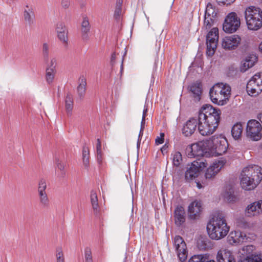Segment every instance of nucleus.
Returning a JSON list of instances; mask_svg holds the SVG:
<instances>
[{"label": "nucleus", "mask_w": 262, "mask_h": 262, "mask_svg": "<svg viewBox=\"0 0 262 262\" xmlns=\"http://www.w3.org/2000/svg\"><path fill=\"white\" fill-rule=\"evenodd\" d=\"M221 111L210 104L203 105L196 117L198 121V132L203 136L213 134L219 126Z\"/></svg>", "instance_id": "f257e3e1"}, {"label": "nucleus", "mask_w": 262, "mask_h": 262, "mask_svg": "<svg viewBox=\"0 0 262 262\" xmlns=\"http://www.w3.org/2000/svg\"><path fill=\"white\" fill-rule=\"evenodd\" d=\"M239 179L242 189L247 191L252 190L262 180V168L257 165H248L242 169Z\"/></svg>", "instance_id": "f03ea898"}, {"label": "nucleus", "mask_w": 262, "mask_h": 262, "mask_svg": "<svg viewBox=\"0 0 262 262\" xmlns=\"http://www.w3.org/2000/svg\"><path fill=\"white\" fill-rule=\"evenodd\" d=\"M207 229L211 239L219 240L224 238L230 230L225 214L222 212L216 213L208 223Z\"/></svg>", "instance_id": "7ed1b4c3"}, {"label": "nucleus", "mask_w": 262, "mask_h": 262, "mask_svg": "<svg viewBox=\"0 0 262 262\" xmlns=\"http://www.w3.org/2000/svg\"><path fill=\"white\" fill-rule=\"evenodd\" d=\"M231 89L226 83L215 84L209 91V96L211 101L218 105H224L227 103L231 95Z\"/></svg>", "instance_id": "20e7f679"}, {"label": "nucleus", "mask_w": 262, "mask_h": 262, "mask_svg": "<svg viewBox=\"0 0 262 262\" xmlns=\"http://www.w3.org/2000/svg\"><path fill=\"white\" fill-rule=\"evenodd\" d=\"M244 14L249 30L256 31L262 27V12L258 8L248 7L246 9Z\"/></svg>", "instance_id": "39448f33"}, {"label": "nucleus", "mask_w": 262, "mask_h": 262, "mask_svg": "<svg viewBox=\"0 0 262 262\" xmlns=\"http://www.w3.org/2000/svg\"><path fill=\"white\" fill-rule=\"evenodd\" d=\"M212 144V140L209 139L191 144L186 147V154L190 158L204 155L211 156L210 148Z\"/></svg>", "instance_id": "423d86ee"}, {"label": "nucleus", "mask_w": 262, "mask_h": 262, "mask_svg": "<svg viewBox=\"0 0 262 262\" xmlns=\"http://www.w3.org/2000/svg\"><path fill=\"white\" fill-rule=\"evenodd\" d=\"M246 91L248 94L255 97L262 92V73H257L248 81Z\"/></svg>", "instance_id": "0eeeda50"}, {"label": "nucleus", "mask_w": 262, "mask_h": 262, "mask_svg": "<svg viewBox=\"0 0 262 262\" xmlns=\"http://www.w3.org/2000/svg\"><path fill=\"white\" fill-rule=\"evenodd\" d=\"M241 26V19L235 12L229 13L223 24V30L228 33L235 32Z\"/></svg>", "instance_id": "6e6552de"}, {"label": "nucleus", "mask_w": 262, "mask_h": 262, "mask_svg": "<svg viewBox=\"0 0 262 262\" xmlns=\"http://www.w3.org/2000/svg\"><path fill=\"white\" fill-rule=\"evenodd\" d=\"M262 126L258 121L254 119L248 121L246 126V136L253 141H257L262 137Z\"/></svg>", "instance_id": "1a4fd4ad"}, {"label": "nucleus", "mask_w": 262, "mask_h": 262, "mask_svg": "<svg viewBox=\"0 0 262 262\" xmlns=\"http://www.w3.org/2000/svg\"><path fill=\"white\" fill-rule=\"evenodd\" d=\"M209 140L213 142L210 148L211 156H217L225 154L228 148V142L226 139L222 137L213 136Z\"/></svg>", "instance_id": "9d476101"}, {"label": "nucleus", "mask_w": 262, "mask_h": 262, "mask_svg": "<svg viewBox=\"0 0 262 262\" xmlns=\"http://www.w3.org/2000/svg\"><path fill=\"white\" fill-rule=\"evenodd\" d=\"M207 166L206 161L199 160L192 162L188 167L185 177L187 181H191L198 177L200 172Z\"/></svg>", "instance_id": "9b49d317"}, {"label": "nucleus", "mask_w": 262, "mask_h": 262, "mask_svg": "<svg viewBox=\"0 0 262 262\" xmlns=\"http://www.w3.org/2000/svg\"><path fill=\"white\" fill-rule=\"evenodd\" d=\"M219 40V30L217 28H213L208 32L206 36V54L211 57L216 49Z\"/></svg>", "instance_id": "f8f14e48"}, {"label": "nucleus", "mask_w": 262, "mask_h": 262, "mask_svg": "<svg viewBox=\"0 0 262 262\" xmlns=\"http://www.w3.org/2000/svg\"><path fill=\"white\" fill-rule=\"evenodd\" d=\"M241 41L242 38L238 35H227L221 39V46L224 50L231 51L237 49Z\"/></svg>", "instance_id": "ddd939ff"}, {"label": "nucleus", "mask_w": 262, "mask_h": 262, "mask_svg": "<svg viewBox=\"0 0 262 262\" xmlns=\"http://www.w3.org/2000/svg\"><path fill=\"white\" fill-rule=\"evenodd\" d=\"M173 247L178 257L181 261H184L187 257L188 251L186 244L182 237L176 236L173 239Z\"/></svg>", "instance_id": "4468645a"}, {"label": "nucleus", "mask_w": 262, "mask_h": 262, "mask_svg": "<svg viewBox=\"0 0 262 262\" xmlns=\"http://www.w3.org/2000/svg\"><path fill=\"white\" fill-rule=\"evenodd\" d=\"M226 163V160L221 158L214 161L206 169L205 172V177L206 179H211L214 178L224 167Z\"/></svg>", "instance_id": "2eb2a0df"}, {"label": "nucleus", "mask_w": 262, "mask_h": 262, "mask_svg": "<svg viewBox=\"0 0 262 262\" xmlns=\"http://www.w3.org/2000/svg\"><path fill=\"white\" fill-rule=\"evenodd\" d=\"M217 262H235V257L231 251L222 248L219 250L216 254Z\"/></svg>", "instance_id": "dca6fc26"}, {"label": "nucleus", "mask_w": 262, "mask_h": 262, "mask_svg": "<svg viewBox=\"0 0 262 262\" xmlns=\"http://www.w3.org/2000/svg\"><path fill=\"white\" fill-rule=\"evenodd\" d=\"M198 127V121L196 117L190 118L183 125L182 134L186 137L191 136Z\"/></svg>", "instance_id": "f3484780"}, {"label": "nucleus", "mask_w": 262, "mask_h": 262, "mask_svg": "<svg viewBox=\"0 0 262 262\" xmlns=\"http://www.w3.org/2000/svg\"><path fill=\"white\" fill-rule=\"evenodd\" d=\"M55 31L58 39L64 45L68 44V31L62 23H59L56 25Z\"/></svg>", "instance_id": "a211bd4d"}, {"label": "nucleus", "mask_w": 262, "mask_h": 262, "mask_svg": "<svg viewBox=\"0 0 262 262\" xmlns=\"http://www.w3.org/2000/svg\"><path fill=\"white\" fill-rule=\"evenodd\" d=\"M202 210V204L200 201H194L188 206V212L190 219L195 220L198 218Z\"/></svg>", "instance_id": "6ab92c4d"}, {"label": "nucleus", "mask_w": 262, "mask_h": 262, "mask_svg": "<svg viewBox=\"0 0 262 262\" xmlns=\"http://www.w3.org/2000/svg\"><path fill=\"white\" fill-rule=\"evenodd\" d=\"M259 203L257 201L248 204L245 209V214L248 217H253L257 216L261 213L258 205Z\"/></svg>", "instance_id": "aec40b11"}, {"label": "nucleus", "mask_w": 262, "mask_h": 262, "mask_svg": "<svg viewBox=\"0 0 262 262\" xmlns=\"http://www.w3.org/2000/svg\"><path fill=\"white\" fill-rule=\"evenodd\" d=\"M246 235L240 231H232L228 236L231 244H239L246 239Z\"/></svg>", "instance_id": "412c9836"}, {"label": "nucleus", "mask_w": 262, "mask_h": 262, "mask_svg": "<svg viewBox=\"0 0 262 262\" xmlns=\"http://www.w3.org/2000/svg\"><path fill=\"white\" fill-rule=\"evenodd\" d=\"M174 220L178 226H181L185 221V212L182 206H177L174 211Z\"/></svg>", "instance_id": "4be33fe9"}, {"label": "nucleus", "mask_w": 262, "mask_h": 262, "mask_svg": "<svg viewBox=\"0 0 262 262\" xmlns=\"http://www.w3.org/2000/svg\"><path fill=\"white\" fill-rule=\"evenodd\" d=\"M256 60V57L254 55H250L245 58L241 66V71L243 72L246 71L249 68L252 67Z\"/></svg>", "instance_id": "5701e85b"}, {"label": "nucleus", "mask_w": 262, "mask_h": 262, "mask_svg": "<svg viewBox=\"0 0 262 262\" xmlns=\"http://www.w3.org/2000/svg\"><path fill=\"white\" fill-rule=\"evenodd\" d=\"M243 131V127L241 123H236L232 127L231 134L234 140L241 139Z\"/></svg>", "instance_id": "b1692460"}, {"label": "nucleus", "mask_w": 262, "mask_h": 262, "mask_svg": "<svg viewBox=\"0 0 262 262\" xmlns=\"http://www.w3.org/2000/svg\"><path fill=\"white\" fill-rule=\"evenodd\" d=\"M24 18L25 21L29 25L34 24L35 16L32 9L28 6L26 7L24 12Z\"/></svg>", "instance_id": "393cba45"}, {"label": "nucleus", "mask_w": 262, "mask_h": 262, "mask_svg": "<svg viewBox=\"0 0 262 262\" xmlns=\"http://www.w3.org/2000/svg\"><path fill=\"white\" fill-rule=\"evenodd\" d=\"M190 91L193 94L195 101H198L201 99L202 89L200 83H193L190 86Z\"/></svg>", "instance_id": "a878e982"}, {"label": "nucleus", "mask_w": 262, "mask_h": 262, "mask_svg": "<svg viewBox=\"0 0 262 262\" xmlns=\"http://www.w3.org/2000/svg\"><path fill=\"white\" fill-rule=\"evenodd\" d=\"M65 107L68 115L69 116L72 115L73 108V98L70 94H67L66 97Z\"/></svg>", "instance_id": "bb28decb"}, {"label": "nucleus", "mask_w": 262, "mask_h": 262, "mask_svg": "<svg viewBox=\"0 0 262 262\" xmlns=\"http://www.w3.org/2000/svg\"><path fill=\"white\" fill-rule=\"evenodd\" d=\"M237 262H262V254L241 257Z\"/></svg>", "instance_id": "cd10ccee"}, {"label": "nucleus", "mask_w": 262, "mask_h": 262, "mask_svg": "<svg viewBox=\"0 0 262 262\" xmlns=\"http://www.w3.org/2000/svg\"><path fill=\"white\" fill-rule=\"evenodd\" d=\"M147 110H148L147 108L146 107V106L145 105L143 111L142 121H141V123L140 130L139 132V136H138V141H137V147H139V145L140 144L141 138L143 135V130L144 128L145 117L147 115Z\"/></svg>", "instance_id": "c85d7f7f"}, {"label": "nucleus", "mask_w": 262, "mask_h": 262, "mask_svg": "<svg viewBox=\"0 0 262 262\" xmlns=\"http://www.w3.org/2000/svg\"><path fill=\"white\" fill-rule=\"evenodd\" d=\"M171 159L173 166L178 167L182 162V154L180 151H174L171 154Z\"/></svg>", "instance_id": "c756f323"}, {"label": "nucleus", "mask_w": 262, "mask_h": 262, "mask_svg": "<svg viewBox=\"0 0 262 262\" xmlns=\"http://www.w3.org/2000/svg\"><path fill=\"white\" fill-rule=\"evenodd\" d=\"M81 28V32L83 35H87L88 33L90 32L91 25L88 16H84L83 17Z\"/></svg>", "instance_id": "7c9ffc66"}, {"label": "nucleus", "mask_w": 262, "mask_h": 262, "mask_svg": "<svg viewBox=\"0 0 262 262\" xmlns=\"http://www.w3.org/2000/svg\"><path fill=\"white\" fill-rule=\"evenodd\" d=\"M217 12L218 10L215 6L210 3H208L206 6L205 15L215 18Z\"/></svg>", "instance_id": "2f4dec72"}, {"label": "nucleus", "mask_w": 262, "mask_h": 262, "mask_svg": "<svg viewBox=\"0 0 262 262\" xmlns=\"http://www.w3.org/2000/svg\"><path fill=\"white\" fill-rule=\"evenodd\" d=\"M90 200L94 211L95 213H97L99 211V205L97 195L95 191L92 190L91 192Z\"/></svg>", "instance_id": "473e14b6"}, {"label": "nucleus", "mask_w": 262, "mask_h": 262, "mask_svg": "<svg viewBox=\"0 0 262 262\" xmlns=\"http://www.w3.org/2000/svg\"><path fill=\"white\" fill-rule=\"evenodd\" d=\"M255 250V247L251 245H248L246 246H244L239 251V253L243 256H251L252 255H254L255 254H252L253 252Z\"/></svg>", "instance_id": "72a5a7b5"}, {"label": "nucleus", "mask_w": 262, "mask_h": 262, "mask_svg": "<svg viewBox=\"0 0 262 262\" xmlns=\"http://www.w3.org/2000/svg\"><path fill=\"white\" fill-rule=\"evenodd\" d=\"M39 204L42 207H48L50 201L46 192L38 193Z\"/></svg>", "instance_id": "f704fd0d"}, {"label": "nucleus", "mask_w": 262, "mask_h": 262, "mask_svg": "<svg viewBox=\"0 0 262 262\" xmlns=\"http://www.w3.org/2000/svg\"><path fill=\"white\" fill-rule=\"evenodd\" d=\"M56 73V71L46 69L45 79L48 84H50L53 82Z\"/></svg>", "instance_id": "c9c22d12"}, {"label": "nucleus", "mask_w": 262, "mask_h": 262, "mask_svg": "<svg viewBox=\"0 0 262 262\" xmlns=\"http://www.w3.org/2000/svg\"><path fill=\"white\" fill-rule=\"evenodd\" d=\"M46 61L47 62L46 69H51L53 71H56L57 59L55 57H52L49 59H48Z\"/></svg>", "instance_id": "e433bc0d"}, {"label": "nucleus", "mask_w": 262, "mask_h": 262, "mask_svg": "<svg viewBox=\"0 0 262 262\" xmlns=\"http://www.w3.org/2000/svg\"><path fill=\"white\" fill-rule=\"evenodd\" d=\"M82 159L83 164L87 167L89 164V149L85 146L82 149Z\"/></svg>", "instance_id": "4c0bfd02"}, {"label": "nucleus", "mask_w": 262, "mask_h": 262, "mask_svg": "<svg viewBox=\"0 0 262 262\" xmlns=\"http://www.w3.org/2000/svg\"><path fill=\"white\" fill-rule=\"evenodd\" d=\"M86 81L85 80H82L81 83L77 88V93L80 97H83L85 94L86 90Z\"/></svg>", "instance_id": "58836bf2"}, {"label": "nucleus", "mask_w": 262, "mask_h": 262, "mask_svg": "<svg viewBox=\"0 0 262 262\" xmlns=\"http://www.w3.org/2000/svg\"><path fill=\"white\" fill-rule=\"evenodd\" d=\"M207 256L204 254L194 255L192 256L188 262H205Z\"/></svg>", "instance_id": "ea45409f"}, {"label": "nucleus", "mask_w": 262, "mask_h": 262, "mask_svg": "<svg viewBox=\"0 0 262 262\" xmlns=\"http://www.w3.org/2000/svg\"><path fill=\"white\" fill-rule=\"evenodd\" d=\"M56 262H64V257L62 248L58 247L56 249Z\"/></svg>", "instance_id": "a19ab883"}, {"label": "nucleus", "mask_w": 262, "mask_h": 262, "mask_svg": "<svg viewBox=\"0 0 262 262\" xmlns=\"http://www.w3.org/2000/svg\"><path fill=\"white\" fill-rule=\"evenodd\" d=\"M50 52V45L47 42L42 44V53L45 60L49 58Z\"/></svg>", "instance_id": "79ce46f5"}, {"label": "nucleus", "mask_w": 262, "mask_h": 262, "mask_svg": "<svg viewBox=\"0 0 262 262\" xmlns=\"http://www.w3.org/2000/svg\"><path fill=\"white\" fill-rule=\"evenodd\" d=\"M224 199L229 203L235 202L236 199L232 191H226L223 194Z\"/></svg>", "instance_id": "37998d69"}, {"label": "nucleus", "mask_w": 262, "mask_h": 262, "mask_svg": "<svg viewBox=\"0 0 262 262\" xmlns=\"http://www.w3.org/2000/svg\"><path fill=\"white\" fill-rule=\"evenodd\" d=\"M47 188L46 181L43 179H41L38 182V193L46 192Z\"/></svg>", "instance_id": "c03bdc74"}, {"label": "nucleus", "mask_w": 262, "mask_h": 262, "mask_svg": "<svg viewBox=\"0 0 262 262\" xmlns=\"http://www.w3.org/2000/svg\"><path fill=\"white\" fill-rule=\"evenodd\" d=\"M56 165L57 168L61 171L60 173L59 174V177H64L66 175V172L64 170L66 167V164L59 160H58L57 161Z\"/></svg>", "instance_id": "a18cd8bd"}, {"label": "nucleus", "mask_w": 262, "mask_h": 262, "mask_svg": "<svg viewBox=\"0 0 262 262\" xmlns=\"http://www.w3.org/2000/svg\"><path fill=\"white\" fill-rule=\"evenodd\" d=\"M213 17L205 15L204 25L206 29H209L212 25L214 21Z\"/></svg>", "instance_id": "49530a36"}, {"label": "nucleus", "mask_w": 262, "mask_h": 262, "mask_svg": "<svg viewBox=\"0 0 262 262\" xmlns=\"http://www.w3.org/2000/svg\"><path fill=\"white\" fill-rule=\"evenodd\" d=\"M85 262H93L91 251L88 248L85 250Z\"/></svg>", "instance_id": "de8ad7c7"}, {"label": "nucleus", "mask_w": 262, "mask_h": 262, "mask_svg": "<svg viewBox=\"0 0 262 262\" xmlns=\"http://www.w3.org/2000/svg\"><path fill=\"white\" fill-rule=\"evenodd\" d=\"M121 12H122L121 8V6H119L116 8V9L115 11L114 17H115V18L116 19L119 20L120 19L121 15Z\"/></svg>", "instance_id": "09e8293b"}, {"label": "nucleus", "mask_w": 262, "mask_h": 262, "mask_svg": "<svg viewBox=\"0 0 262 262\" xmlns=\"http://www.w3.org/2000/svg\"><path fill=\"white\" fill-rule=\"evenodd\" d=\"M164 133H161L160 137H157L156 139L155 142L157 145L161 144L164 142Z\"/></svg>", "instance_id": "8fccbe9b"}, {"label": "nucleus", "mask_w": 262, "mask_h": 262, "mask_svg": "<svg viewBox=\"0 0 262 262\" xmlns=\"http://www.w3.org/2000/svg\"><path fill=\"white\" fill-rule=\"evenodd\" d=\"M235 0H216V2L220 4L229 5L234 2Z\"/></svg>", "instance_id": "3c124183"}, {"label": "nucleus", "mask_w": 262, "mask_h": 262, "mask_svg": "<svg viewBox=\"0 0 262 262\" xmlns=\"http://www.w3.org/2000/svg\"><path fill=\"white\" fill-rule=\"evenodd\" d=\"M61 5L63 8L67 9L69 7L70 5V2L69 0H62Z\"/></svg>", "instance_id": "603ef678"}, {"label": "nucleus", "mask_w": 262, "mask_h": 262, "mask_svg": "<svg viewBox=\"0 0 262 262\" xmlns=\"http://www.w3.org/2000/svg\"><path fill=\"white\" fill-rule=\"evenodd\" d=\"M101 149V141L99 139L97 140V144H96V150H99Z\"/></svg>", "instance_id": "864d4df0"}, {"label": "nucleus", "mask_w": 262, "mask_h": 262, "mask_svg": "<svg viewBox=\"0 0 262 262\" xmlns=\"http://www.w3.org/2000/svg\"><path fill=\"white\" fill-rule=\"evenodd\" d=\"M97 160L99 164H101L102 162V155H96Z\"/></svg>", "instance_id": "5fc2aeb1"}, {"label": "nucleus", "mask_w": 262, "mask_h": 262, "mask_svg": "<svg viewBox=\"0 0 262 262\" xmlns=\"http://www.w3.org/2000/svg\"><path fill=\"white\" fill-rule=\"evenodd\" d=\"M116 58V53H112V54L111 55V61L112 63H114L115 62Z\"/></svg>", "instance_id": "6e6d98bb"}, {"label": "nucleus", "mask_w": 262, "mask_h": 262, "mask_svg": "<svg viewBox=\"0 0 262 262\" xmlns=\"http://www.w3.org/2000/svg\"><path fill=\"white\" fill-rule=\"evenodd\" d=\"M257 118L259 120V121L262 124V112L259 113L257 116Z\"/></svg>", "instance_id": "4d7b16f0"}, {"label": "nucleus", "mask_w": 262, "mask_h": 262, "mask_svg": "<svg viewBox=\"0 0 262 262\" xmlns=\"http://www.w3.org/2000/svg\"><path fill=\"white\" fill-rule=\"evenodd\" d=\"M196 186L198 188L201 189L204 187V186L202 185L199 182H196Z\"/></svg>", "instance_id": "13d9d810"}, {"label": "nucleus", "mask_w": 262, "mask_h": 262, "mask_svg": "<svg viewBox=\"0 0 262 262\" xmlns=\"http://www.w3.org/2000/svg\"><path fill=\"white\" fill-rule=\"evenodd\" d=\"M257 202L259 203V205H258V206H259L260 210H261V212L262 213V200H258Z\"/></svg>", "instance_id": "bf43d9fd"}, {"label": "nucleus", "mask_w": 262, "mask_h": 262, "mask_svg": "<svg viewBox=\"0 0 262 262\" xmlns=\"http://www.w3.org/2000/svg\"><path fill=\"white\" fill-rule=\"evenodd\" d=\"M205 262H215V261L214 260L210 259L209 257L207 256L205 260Z\"/></svg>", "instance_id": "052dcab7"}, {"label": "nucleus", "mask_w": 262, "mask_h": 262, "mask_svg": "<svg viewBox=\"0 0 262 262\" xmlns=\"http://www.w3.org/2000/svg\"><path fill=\"white\" fill-rule=\"evenodd\" d=\"M102 155L101 149L99 150H96V155Z\"/></svg>", "instance_id": "680f3d73"}, {"label": "nucleus", "mask_w": 262, "mask_h": 262, "mask_svg": "<svg viewBox=\"0 0 262 262\" xmlns=\"http://www.w3.org/2000/svg\"><path fill=\"white\" fill-rule=\"evenodd\" d=\"M259 50L262 53V42L259 45Z\"/></svg>", "instance_id": "e2e57ef3"}, {"label": "nucleus", "mask_w": 262, "mask_h": 262, "mask_svg": "<svg viewBox=\"0 0 262 262\" xmlns=\"http://www.w3.org/2000/svg\"><path fill=\"white\" fill-rule=\"evenodd\" d=\"M122 67H123V60L122 61L121 70L122 69Z\"/></svg>", "instance_id": "0e129e2a"}]
</instances>
